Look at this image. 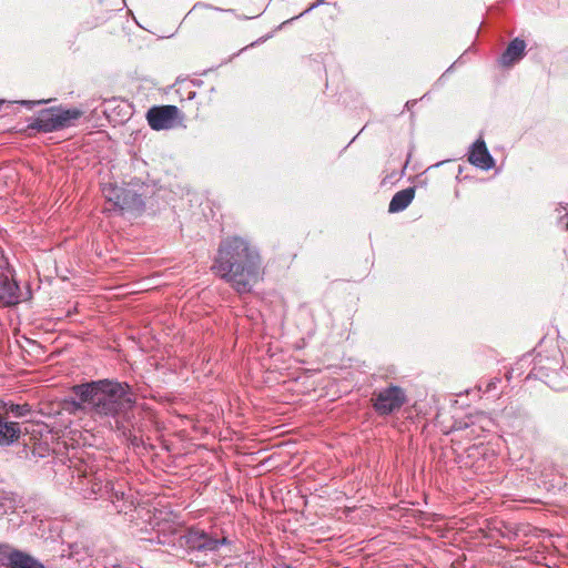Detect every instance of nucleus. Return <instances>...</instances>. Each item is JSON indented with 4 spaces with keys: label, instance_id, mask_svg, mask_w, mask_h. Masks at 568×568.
<instances>
[{
    "label": "nucleus",
    "instance_id": "1",
    "mask_svg": "<svg viewBox=\"0 0 568 568\" xmlns=\"http://www.w3.org/2000/svg\"><path fill=\"white\" fill-rule=\"evenodd\" d=\"M211 271L240 295L251 293L264 275L260 251L241 236L220 242Z\"/></svg>",
    "mask_w": 568,
    "mask_h": 568
},
{
    "label": "nucleus",
    "instance_id": "2",
    "mask_svg": "<svg viewBox=\"0 0 568 568\" xmlns=\"http://www.w3.org/2000/svg\"><path fill=\"white\" fill-rule=\"evenodd\" d=\"M71 389L79 399L72 402L75 408L87 405L93 415L111 418L114 425L119 420L128 422L135 412V397L126 382L104 378L77 384Z\"/></svg>",
    "mask_w": 568,
    "mask_h": 568
},
{
    "label": "nucleus",
    "instance_id": "3",
    "mask_svg": "<svg viewBox=\"0 0 568 568\" xmlns=\"http://www.w3.org/2000/svg\"><path fill=\"white\" fill-rule=\"evenodd\" d=\"M159 542L183 549L190 562L197 567L207 566L210 561L214 560L221 547L232 544L225 536L216 537L195 527L184 531H174L168 538L159 539Z\"/></svg>",
    "mask_w": 568,
    "mask_h": 568
},
{
    "label": "nucleus",
    "instance_id": "4",
    "mask_svg": "<svg viewBox=\"0 0 568 568\" xmlns=\"http://www.w3.org/2000/svg\"><path fill=\"white\" fill-rule=\"evenodd\" d=\"M153 192V187L138 178L131 179L124 186L105 184L102 194L110 205L105 211L120 214L131 213L140 215L145 209V200Z\"/></svg>",
    "mask_w": 568,
    "mask_h": 568
},
{
    "label": "nucleus",
    "instance_id": "5",
    "mask_svg": "<svg viewBox=\"0 0 568 568\" xmlns=\"http://www.w3.org/2000/svg\"><path fill=\"white\" fill-rule=\"evenodd\" d=\"M70 487L85 499H98L104 488L105 473L94 470L92 466L70 460L68 466Z\"/></svg>",
    "mask_w": 568,
    "mask_h": 568
},
{
    "label": "nucleus",
    "instance_id": "6",
    "mask_svg": "<svg viewBox=\"0 0 568 568\" xmlns=\"http://www.w3.org/2000/svg\"><path fill=\"white\" fill-rule=\"evenodd\" d=\"M82 111L77 108H63L62 105L40 110L29 122V128L42 133L57 132L73 125L79 120Z\"/></svg>",
    "mask_w": 568,
    "mask_h": 568
},
{
    "label": "nucleus",
    "instance_id": "7",
    "mask_svg": "<svg viewBox=\"0 0 568 568\" xmlns=\"http://www.w3.org/2000/svg\"><path fill=\"white\" fill-rule=\"evenodd\" d=\"M407 395L403 387L389 384L373 392L371 403L374 412L381 416H390L406 404Z\"/></svg>",
    "mask_w": 568,
    "mask_h": 568
},
{
    "label": "nucleus",
    "instance_id": "8",
    "mask_svg": "<svg viewBox=\"0 0 568 568\" xmlns=\"http://www.w3.org/2000/svg\"><path fill=\"white\" fill-rule=\"evenodd\" d=\"M526 364H532L530 372L527 375V378H535L545 381L550 376V373H556L557 369H561L562 367L559 365V359L555 355L552 357L542 356L538 353L534 358H530V354H525L517 363L516 367H513L509 372L513 375L516 371H520Z\"/></svg>",
    "mask_w": 568,
    "mask_h": 568
},
{
    "label": "nucleus",
    "instance_id": "9",
    "mask_svg": "<svg viewBox=\"0 0 568 568\" xmlns=\"http://www.w3.org/2000/svg\"><path fill=\"white\" fill-rule=\"evenodd\" d=\"M100 498L110 500L120 514H128L134 508L133 494L123 481L106 480Z\"/></svg>",
    "mask_w": 568,
    "mask_h": 568
},
{
    "label": "nucleus",
    "instance_id": "10",
    "mask_svg": "<svg viewBox=\"0 0 568 568\" xmlns=\"http://www.w3.org/2000/svg\"><path fill=\"white\" fill-rule=\"evenodd\" d=\"M0 566L6 568H47L39 559L30 554L0 544Z\"/></svg>",
    "mask_w": 568,
    "mask_h": 568
},
{
    "label": "nucleus",
    "instance_id": "11",
    "mask_svg": "<svg viewBox=\"0 0 568 568\" xmlns=\"http://www.w3.org/2000/svg\"><path fill=\"white\" fill-rule=\"evenodd\" d=\"M178 114L179 109L175 105L152 106L146 113V120L155 131L168 130L174 126Z\"/></svg>",
    "mask_w": 568,
    "mask_h": 568
},
{
    "label": "nucleus",
    "instance_id": "12",
    "mask_svg": "<svg viewBox=\"0 0 568 568\" xmlns=\"http://www.w3.org/2000/svg\"><path fill=\"white\" fill-rule=\"evenodd\" d=\"M467 159L471 165L484 171H488L495 166V160L481 138L477 139L470 145Z\"/></svg>",
    "mask_w": 568,
    "mask_h": 568
},
{
    "label": "nucleus",
    "instance_id": "13",
    "mask_svg": "<svg viewBox=\"0 0 568 568\" xmlns=\"http://www.w3.org/2000/svg\"><path fill=\"white\" fill-rule=\"evenodd\" d=\"M20 302V285L11 276L0 273V307H11Z\"/></svg>",
    "mask_w": 568,
    "mask_h": 568
},
{
    "label": "nucleus",
    "instance_id": "14",
    "mask_svg": "<svg viewBox=\"0 0 568 568\" xmlns=\"http://www.w3.org/2000/svg\"><path fill=\"white\" fill-rule=\"evenodd\" d=\"M526 41L521 38L513 39L498 59V63L504 68L513 67L518 63L526 54Z\"/></svg>",
    "mask_w": 568,
    "mask_h": 568
},
{
    "label": "nucleus",
    "instance_id": "15",
    "mask_svg": "<svg viewBox=\"0 0 568 568\" xmlns=\"http://www.w3.org/2000/svg\"><path fill=\"white\" fill-rule=\"evenodd\" d=\"M138 425V419L135 416V412L130 414V419L128 422L119 420L114 425V429L132 446L140 447L143 445V439L141 436L135 434V428Z\"/></svg>",
    "mask_w": 568,
    "mask_h": 568
},
{
    "label": "nucleus",
    "instance_id": "16",
    "mask_svg": "<svg viewBox=\"0 0 568 568\" xmlns=\"http://www.w3.org/2000/svg\"><path fill=\"white\" fill-rule=\"evenodd\" d=\"M415 196V187L409 186L402 191H398L392 197L388 211L390 213H398L404 211L414 200Z\"/></svg>",
    "mask_w": 568,
    "mask_h": 568
},
{
    "label": "nucleus",
    "instance_id": "17",
    "mask_svg": "<svg viewBox=\"0 0 568 568\" xmlns=\"http://www.w3.org/2000/svg\"><path fill=\"white\" fill-rule=\"evenodd\" d=\"M483 423L478 426L476 422H456L454 425V430H464L466 432V437L469 439L477 438L480 436V433L487 430L488 427L493 424V422L488 418H481Z\"/></svg>",
    "mask_w": 568,
    "mask_h": 568
},
{
    "label": "nucleus",
    "instance_id": "18",
    "mask_svg": "<svg viewBox=\"0 0 568 568\" xmlns=\"http://www.w3.org/2000/svg\"><path fill=\"white\" fill-rule=\"evenodd\" d=\"M18 496L12 493L0 491V514L13 513L19 505Z\"/></svg>",
    "mask_w": 568,
    "mask_h": 568
},
{
    "label": "nucleus",
    "instance_id": "19",
    "mask_svg": "<svg viewBox=\"0 0 568 568\" xmlns=\"http://www.w3.org/2000/svg\"><path fill=\"white\" fill-rule=\"evenodd\" d=\"M1 407L6 410V413L11 414L16 418L26 417L31 413V406L27 403L24 404H16L12 402H3Z\"/></svg>",
    "mask_w": 568,
    "mask_h": 568
},
{
    "label": "nucleus",
    "instance_id": "20",
    "mask_svg": "<svg viewBox=\"0 0 568 568\" xmlns=\"http://www.w3.org/2000/svg\"><path fill=\"white\" fill-rule=\"evenodd\" d=\"M51 453V448L47 442H38L33 444L31 454L34 458L48 457Z\"/></svg>",
    "mask_w": 568,
    "mask_h": 568
},
{
    "label": "nucleus",
    "instance_id": "21",
    "mask_svg": "<svg viewBox=\"0 0 568 568\" xmlns=\"http://www.w3.org/2000/svg\"><path fill=\"white\" fill-rule=\"evenodd\" d=\"M199 8L211 9V10H215V11L234 12L233 9L223 10V9H221L219 7H214V6L205 3V2H196L193 6L192 10H195V9H199Z\"/></svg>",
    "mask_w": 568,
    "mask_h": 568
},
{
    "label": "nucleus",
    "instance_id": "22",
    "mask_svg": "<svg viewBox=\"0 0 568 568\" xmlns=\"http://www.w3.org/2000/svg\"><path fill=\"white\" fill-rule=\"evenodd\" d=\"M50 100H21L19 103L27 106L28 109H32L36 105H40L43 103H48Z\"/></svg>",
    "mask_w": 568,
    "mask_h": 568
},
{
    "label": "nucleus",
    "instance_id": "23",
    "mask_svg": "<svg viewBox=\"0 0 568 568\" xmlns=\"http://www.w3.org/2000/svg\"><path fill=\"white\" fill-rule=\"evenodd\" d=\"M500 383V379L499 378H493L490 379L487 384H486V387L484 389V393H490L493 390L496 389L497 387V384Z\"/></svg>",
    "mask_w": 568,
    "mask_h": 568
},
{
    "label": "nucleus",
    "instance_id": "24",
    "mask_svg": "<svg viewBox=\"0 0 568 568\" xmlns=\"http://www.w3.org/2000/svg\"><path fill=\"white\" fill-rule=\"evenodd\" d=\"M455 63L452 64L436 81V84H443L446 81V75L453 70Z\"/></svg>",
    "mask_w": 568,
    "mask_h": 568
},
{
    "label": "nucleus",
    "instance_id": "25",
    "mask_svg": "<svg viewBox=\"0 0 568 568\" xmlns=\"http://www.w3.org/2000/svg\"><path fill=\"white\" fill-rule=\"evenodd\" d=\"M455 63L452 64L436 81V84H443L446 81V75L453 70Z\"/></svg>",
    "mask_w": 568,
    "mask_h": 568
},
{
    "label": "nucleus",
    "instance_id": "26",
    "mask_svg": "<svg viewBox=\"0 0 568 568\" xmlns=\"http://www.w3.org/2000/svg\"><path fill=\"white\" fill-rule=\"evenodd\" d=\"M326 0H317L315 3H313L308 9H306L303 13H301V16H303L304 13H307L310 12L311 10H313L314 8L323 4Z\"/></svg>",
    "mask_w": 568,
    "mask_h": 568
},
{
    "label": "nucleus",
    "instance_id": "27",
    "mask_svg": "<svg viewBox=\"0 0 568 568\" xmlns=\"http://www.w3.org/2000/svg\"><path fill=\"white\" fill-rule=\"evenodd\" d=\"M326 0H317L315 3H313L308 9H306L303 13H301V16H303L304 13H307L310 12L311 10H313L314 8L323 4Z\"/></svg>",
    "mask_w": 568,
    "mask_h": 568
},
{
    "label": "nucleus",
    "instance_id": "28",
    "mask_svg": "<svg viewBox=\"0 0 568 568\" xmlns=\"http://www.w3.org/2000/svg\"><path fill=\"white\" fill-rule=\"evenodd\" d=\"M326 0H317L315 3H313L308 9H306L303 13H301V16H303L304 13H307L310 12L311 10H313L314 8L323 4Z\"/></svg>",
    "mask_w": 568,
    "mask_h": 568
},
{
    "label": "nucleus",
    "instance_id": "29",
    "mask_svg": "<svg viewBox=\"0 0 568 568\" xmlns=\"http://www.w3.org/2000/svg\"><path fill=\"white\" fill-rule=\"evenodd\" d=\"M326 0H317L315 3H313L308 9H306L303 13H301V16H303L304 13H307L310 12L311 10H313L314 8L323 4Z\"/></svg>",
    "mask_w": 568,
    "mask_h": 568
},
{
    "label": "nucleus",
    "instance_id": "30",
    "mask_svg": "<svg viewBox=\"0 0 568 568\" xmlns=\"http://www.w3.org/2000/svg\"><path fill=\"white\" fill-rule=\"evenodd\" d=\"M568 209V203H566L565 205L564 204H559V207L556 209V211L560 212L561 210L566 211Z\"/></svg>",
    "mask_w": 568,
    "mask_h": 568
},
{
    "label": "nucleus",
    "instance_id": "31",
    "mask_svg": "<svg viewBox=\"0 0 568 568\" xmlns=\"http://www.w3.org/2000/svg\"><path fill=\"white\" fill-rule=\"evenodd\" d=\"M298 17H300V16H297V18H298ZM295 19H296V17H295ZM292 20H294V18H292V19H290V20L284 21L282 24H280V28H283V26H284V24L290 23Z\"/></svg>",
    "mask_w": 568,
    "mask_h": 568
},
{
    "label": "nucleus",
    "instance_id": "32",
    "mask_svg": "<svg viewBox=\"0 0 568 568\" xmlns=\"http://www.w3.org/2000/svg\"><path fill=\"white\" fill-rule=\"evenodd\" d=\"M567 217H568V213H566V214H564L562 216H560V217H559V223H562V221H564L565 219H567Z\"/></svg>",
    "mask_w": 568,
    "mask_h": 568
},
{
    "label": "nucleus",
    "instance_id": "33",
    "mask_svg": "<svg viewBox=\"0 0 568 568\" xmlns=\"http://www.w3.org/2000/svg\"><path fill=\"white\" fill-rule=\"evenodd\" d=\"M194 97H195V92H190L187 99L192 100V99H194Z\"/></svg>",
    "mask_w": 568,
    "mask_h": 568
},
{
    "label": "nucleus",
    "instance_id": "34",
    "mask_svg": "<svg viewBox=\"0 0 568 568\" xmlns=\"http://www.w3.org/2000/svg\"><path fill=\"white\" fill-rule=\"evenodd\" d=\"M414 103H416V101H407V102H406V104H405V106H407V108H408L410 104H414Z\"/></svg>",
    "mask_w": 568,
    "mask_h": 568
},
{
    "label": "nucleus",
    "instance_id": "35",
    "mask_svg": "<svg viewBox=\"0 0 568 568\" xmlns=\"http://www.w3.org/2000/svg\"><path fill=\"white\" fill-rule=\"evenodd\" d=\"M263 40H264V39L262 38V39H260V40H257V41H255V42H252V44H251V45H255L256 43L262 42Z\"/></svg>",
    "mask_w": 568,
    "mask_h": 568
},
{
    "label": "nucleus",
    "instance_id": "36",
    "mask_svg": "<svg viewBox=\"0 0 568 568\" xmlns=\"http://www.w3.org/2000/svg\"><path fill=\"white\" fill-rule=\"evenodd\" d=\"M314 333H315L314 329L308 332V337H312L314 335Z\"/></svg>",
    "mask_w": 568,
    "mask_h": 568
},
{
    "label": "nucleus",
    "instance_id": "37",
    "mask_svg": "<svg viewBox=\"0 0 568 568\" xmlns=\"http://www.w3.org/2000/svg\"><path fill=\"white\" fill-rule=\"evenodd\" d=\"M564 229L568 231V221L566 222Z\"/></svg>",
    "mask_w": 568,
    "mask_h": 568
}]
</instances>
